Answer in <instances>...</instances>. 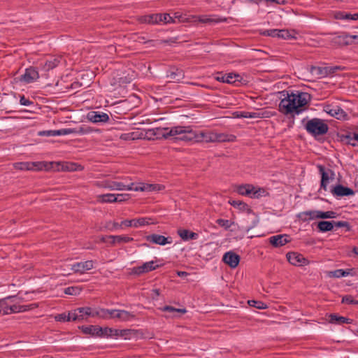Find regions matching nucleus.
<instances>
[{
	"label": "nucleus",
	"mask_w": 358,
	"mask_h": 358,
	"mask_svg": "<svg viewBox=\"0 0 358 358\" xmlns=\"http://www.w3.org/2000/svg\"><path fill=\"white\" fill-rule=\"evenodd\" d=\"M155 134L161 136L164 138L173 137L176 140L187 142H233L236 138V137L233 134L216 133L211 131H201L198 132L193 130L190 126H176L171 128H157L156 129Z\"/></svg>",
	"instance_id": "f257e3e1"
},
{
	"label": "nucleus",
	"mask_w": 358,
	"mask_h": 358,
	"mask_svg": "<svg viewBox=\"0 0 358 358\" xmlns=\"http://www.w3.org/2000/svg\"><path fill=\"white\" fill-rule=\"evenodd\" d=\"M281 99L278 110L284 115H299L310 101V95L299 90H282L278 92Z\"/></svg>",
	"instance_id": "f03ea898"
},
{
	"label": "nucleus",
	"mask_w": 358,
	"mask_h": 358,
	"mask_svg": "<svg viewBox=\"0 0 358 358\" xmlns=\"http://www.w3.org/2000/svg\"><path fill=\"white\" fill-rule=\"evenodd\" d=\"M158 185H152V184H144L141 183L138 185H136L134 182L130 183H124L122 182L117 181H107L105 185V187L108 188L110 190H129V191H148L152 192L159 190V188H157Z\"/></svg>",
	"instance_id": "7ed1b4c3"
},
{
	"label": "nucleus",
	"mask_w": 358,
	"mask_h": 358,
	"mask_svg": "<svg viewBox=\"0 0 358 358\" xmlns=\"http://www.w3.org/2000/svg\"><path fill=\"white\" fill-rule=\"evenodd\" d=\"M304 127L309 134L315 137L324 135L329 130L328 124L323 120L316 117L309 120Z\"/></svg>",
	"instance_id": "20e7f679"
},
{
	"label": "nucleus",
	"mask_w": 358,
	"mask_h": 358,
	"mask_svg": "<svg viewBox=\"0 0 358 358\" xmlns=\"http://www.w3.org/2000/svg\"><path fill=\"white\" fill-rule=\"evenodd\" d=\"M215 79L219 82L233 84L236 86L245 83V80L243 77L240 74L235 73L223 74L221 72H218L216 73Z\"/></svg>",
	"instance_id": "39448f33"
},
{
	"label": "nucleus",
	"mask_w": 358,
	"mask_h": 358,
	"mask_svg": "<svg viewBox=\"0 0 358 358\" xmlns=\"http://www.w3.org/2000/svg\"><path fill=\"white\" fill-rule=\"evenodd\" d=\"M287 261L295 266H303L308 265L310 261L302 254L296 252H289L286 255Z\"/></svg>",
	"instance_id": "423d86ee"
},
{
	"label": "nucleus",
	"mask_w": 358,
	"mask_h": 358,
	"mask_svg": "<svg viewBox=\"0 0 358 358\" xmlns=\"http://www.w3.org/2000/svg\"><path fill=\"white\" fill-rule=\"evenodd\" d=\"M59 163L47 162H30V171L59 170Z\"/></svg>",
	"instance_id": "0eeeda50"
},
{
	"label": "nucleus",
	"mask_w": 358,
	"mask_h": 358,
	"mask_svg": "<svg viewBox=\"0 0 358 358\" xmlns=\"http://www.w3.org/2000/svg\"><path fill=\"white\" fill-rule=\"evenodd\" d=\"M317 168L321 175L320 188L327 191L330 180L334 179V173L331 169L327 170L322 165H318Z\"/></svg>",
	"instance_id": "6e6552de"
},
{
	"label": "nucleus",
	"mask_w": 358,
	"mask_h": 358,
	"mask_svg": "<svg viewBox=\"0 0 358 358\" xmlns=\"http://www.w3.org/2000/svg\"><path fill=\"white\" fill-rule=\"evenodd\" d=\"M157 262V261L152 260L150 262H145L141 266H135L132 268V273L137 275H141L143 273L152 271L160 266L159 265L156 264Z\"/></svg>",
	"instance_id": "1a4fd4ad"
},
{
	"label": "nucleus",
	"mask_w": 358,
	"mask_h": 358,
	"mask_svg": "<svg viewBox=\"0 0 358 358\" xmlns=\"http://www.w3.org/2000/svg\"><path fill=\"white\" fill-rule=\"evenodd\" d=\"M39 78V74L35 67L26 69L25 72L21 76L20 80L25 83H31Z\"/></svg>",
	"instance_id": "9d476101"
},
{
	"label": "nucleus",
	"mask_w": 358,
	"mask_h": 358,
	"mask_svg": "<svg viewBox=\"0 0 358 358\" xmlns=\"http://www.w3.org/2000/svg\"><path fill=\"white\" fill-rule=\"evenodd\" d=\"M87 118L94 123H105L110 120L108 115L101 111H90L87 114Z\"/></svg>",
	"instance_id": "9b49d317"
},
{
	"label": "nucleus",
	"mask_w": 358,
	"mask_h": 358,
	"mask_svg": "<svg viewBox=\"0 0 358 358\" xmlns=\"http://www.w3.org/2000/svg\"><path fill=\"white\" fill-rule=\"evenodd\" d=\"M310 73L317 78H326L332 76L330 66H315L310 67Z\"/></svg>",
	"instance_id": "f8f14e48"
},
{
	"label": "nucleus",
	"mask_w": 358,
	"mask_h": 358,
	"mask_svg": "<svg viewBox=\"0 0 358 358\" xmlns=\"http://www.w3.org/2000/svg\"><path fill=\"white\" fill-rule=\"evenodd\" d=\"M60 56H50L46 59L44 63H41L40 66L43 71H49L56 68L61 62Z\"/></svg>",
	"instance_id": "ddd939ff"
},
{
	"label": "nucleus",
	"mask_w": 358,
	"mask_h": 358,
	"mask_svg": "<svg viewBox=\"0 0 358 358\" xmlns=\"http://www.w3.org/2000/svg\"><path fill=\"white\" fill-rule=\"evenodd\" d=\"M145 240L150 243L157 244L159 245H165L172 243L171 237H165L162 235L152 234L145 237Z\"/></svg>",
	"instance_id": "4468645a"
},
{
	"label": "nucleus",
	"mask_w": 358,
	"mask_h": 358,
	"mask_svg": "<svg viewBox=\"0 0 358 358\" xmlns=\"http://www.w3.org/2000/svg\"><path fill=\"white\" fill-rule=\"evenodd\" d=\"M324 111L331 116L338 120H345L348 117L347 113L340 106H327Z\"/></svg>",
	"instance_id": "2eb2a0df"
},
{
	"label": "nucleus",
	"mask_w": 358,
	"mask_h": 358,
	"mask_svg": "<svg viewBox=\"0 0 358 358\" xmlns=\"http://www.w3.org/2000/svg\"><path fill=\"white\" fill-rule=\"evenodd\" d=\"M94 267V262L92 260L85 262H77L71 266V270L74 273H84L85 271L92 269Z\"/></svg>",
	"instance_id": "dca6fc26"
},
{
	"label": "nucleus",
	"mask_w": 358,
	"mask_h": 358,
	"mask_svg": "<svg viewBox=\"0 0 358 358\" xmlns=\"http://www.w3.org/2000/svg\"><path fill=\"white\" fill-rule=\"evenodd\" d=\"M331 192L333 194L334 196L338 197L348 196L355 194V192L352 189L348 187H345L342 185H336L334 187L331 189Z\"/></svg>",
	"instance_id": "f3484780"
},
{
	"label": "nucleus",
	"mask_w": 358,
	"mask_h": 358,
	"mask_svg": "<svg viewBox=\"0 0 358 358\" xmlns=\"http://www.w3.org/2000/svg\"><path fill=\"white\" fill-rule=\"evenodd\" d=\"M151 219L148 217H140L138 219L133 220H124L122 221V224H124V227H138L141 226H145L151 224Z\"/></svg>",
	"instance_id": "a211bd4d"
},
{
	"label": "nucleus",
	"mask_w": 358,
	"mask_h": 358,
	"mask_svg": "<svg viewBox=\"0 0 358 358\" xmlns=\"http://www.w3.org/2000/svg\"><path fill=\"white\" fill-rule=\"evenodd\" d=\"M222 261L231 268H234L240 262V256L232 251H229L223 255Z\"/></svg>",
	"instance_id": "6ab92c4d"
},
{
	"label": "nucleus",
	"mask_w": 358,
	"mask_h": 358,
	"mask_svg": "<svg viewBox=\"0 0 358 358\" xmlns=\"http://www.w3.org/2000/svg\"><path fill=\"white\" fill-rule=\"evenodd\" d=\"M290 241V236L287 234L275 235L269 238V243L275 248L283 246Z\"/></svg>",
	"instance_id": "aec40b11"
},
{
	"label": "nucleus",
	"mask_w": 358,
	"mask_h": 358,
	"mask_svg": "<svg viewBox=\"0 0 358 358\" xmlns=\"http://www.w3.org/2000/svg\"><path fill=\"white\" fill-rule=\"evenodd\" d=\"M334 17L339 20L356 21L358 20V13L336 10L334 13Z\"/></svg>",
	"instance_id": "412c9836"
},
{
	"label": "nucleus",
	"mask_w": 358,
	"mask_h": 358,
	"mask_svg": "<svg viewBox=\"0 0 358 358\" xmlns=\"http://www.w3.org/2000/svg\"><path fill=\"white\" fill-rule=\"evenodd\" d=\"M38 307L36 303H31L28 305H10L8 310H6V315L15 313H22L27 310H32Z\"/></svg>",
	"instance_id": "4be33fe9"
},
{
	"label": "nucleus",
	"mask_w": 358,
	"mask_h": 358,
	"mask_svg": "<svg viewBox=\"0 0 358 358\" xmlns=\"http://www.w3.org/2000/svg\"><path fill=\"white\" fill-rule=\"evenodd\" d=\"M185 77L184 72L182 69L176 67L170 68L166 72V78H169L172 82L178 83Z\"/></svg>",
	"instance_id": "5701e85b"
},
{
	"label": "nucleus",
	"mask_w": 358,
	"mask_h": 358,
	"mask_svg": "<svg viewBox=\"0 0 358 358\" xmlns=\"http://www.w3.org/2000/svg\"><path fill=\"white\" fill-rule=\"evenodd\" d=\"M320 210H313L299 213L297 217L302 222H306L315 219H320Z\"/></svg>",
	"instance_id": "b1692460"
},
{
	"label": "nucleus",
	"mask_w": 358,
	"mask_h": 358,
	"mask_svg": "<svg viewBox=\"0 0 358 358\" xmlns=\"http://www.w3.org/2000/svg\"><path fill=\"white\" fill-rule=\"evenodd\" d=\"M83 333L90 334L92 336L101 337L102 327L95 325L82 326L80 327Z\"/></svg>",
	"instance_id": "393cba45"
},
{
	"label": "nucleus",
	"mask_w": 358,
	"mask_h": 358,
	"mask_svg": "<svg viewBox=\"0 0 358 358\" xmlns=\"http://www.w3.org/2000/svg\"><path fill=\"white\" fill-rule=\"evenodd\" d=\"M106 239H110L113 244L122 243H130L133 241L134 238L128 236H108L102 238V241H107Z\"/></svg>",
	"instance_id": "a878e982"
},
{
	"label": "nucleus",
	"mask_w": 358,
	"mask_h": 358,
	"mask_svg": "<svg viewBox=\"0 0 358 358\" xmlns=\"http://www.w3.org/2000/svg\"><path fill=\"white\" fill-rule=\"evenodd\" d=\"M77 309L78 313L79 315H80V317H82V320H83L87 316L94 317L100 315L99 310H94L90 307H81L78 308Z\"/></svg>",
	"instance_id": "bb28decb"
},
{
	"label": "nucleus",
	"mask_w": 358,
	"mask_h": 358,
	"mask_svg": "<svg viewBox=\"0 0 358 358\" xmlns=\"http://www.w3.org/2000/svg\"><path fill=\"white\" fill-rule=\"evenodd\" d=\"M229 203L241 212H246L248 213H251L252 212L251 208L246 203L242 201L230 199L229 201Z\"/></svg>",
	"instance_id": "cd10ccee"
},
{
	"label": "nucleus",
	"mask_w": 358,
	"mask_h": 358,
	"mask_svg": "<svg viewBox=\"0 0 358 358\" xmlns=\"http://www.w3.org/2000/svg\"><path fill=\"white\" fill-rule=\"evenodd\" d=\"M115 317L121 322H129L136 318L134 313L124 310H117Z\"/></svg>",
	"instance_id": "c85d7f7f"
},
{
	"label": "nucleus",
	"mask_w": 358,
	"mask_h": 358,
	"mask_svg": "<svg viewBox=\"0 0 358 358\" xmlns=\"http://www.w3.org/2000/svg\"><path fill=\"white\" fill-rule=\"evenodd\" d=\"M333 41L335 44L341 46L351 45L350 34L348 33H343L342 34L334 38Z\"/></svg>",
	"instance_id": "c756f323"
},
{
	"label": "nucleus",
	"mask_w": 358,
	"mask_h": 358,
	"mask_svg": "<svg viewBox=\"0 0 358 358\" xmlns=\"http://www.w3.org/2000/svg\"><path fill=\"white\" fill-rule=\"evenodd\" d=\"M329 322L332 324H351L352 320L345 317L339 316L336 314H331L329 315Z\"/></svg>",
	"instance_id": "7c9ffc66"
},
{
	"label": "nucleus",
	"mask_w": 358,
	"mask_h": 358,
	"mask_svg": "<svg viewBox=\"0 0 358 358\" xmlns=\"http://www.w3.org/2000/svg\"><path fill=\"white\" fill-rule=\"evenodd\" d=\"M178 234L183 241L196 240L199 237L198 234L187 229H179Z\"/></svg>",
	"instance_id": "2f4dec72"
},
{
	"label": "nucleus",
	"mask_w": 358,
	"mask_h": 358,
	"mask_svg": "<svg viewBox=\"0 0 358 358\" xmlns=\"http://www.w3.org/2000/svg\"><path fill=\"white\" fill-rule=\"evenodd\" d=\"M254 185L251 184H245L238 185L236 188L238 194L242 196H248L250 197L251 192L253 191Z\"/></svg>",
	"instance_id": "473e14b6"
},
{
	"label": "nucleus",
	"mask_w": 358,
	"mask_h": 358,
	"mask_svg": "<svg viewBox=\"0 0 358 358\" xmlns=\"http://www.w3.org/2000/svg\"><path fill=\"white\" fill-rule=\"evenodd\" d=\"M268 192L264 187H256L254 186L253 191L251 192L250 198L259 199L261 197L268 196Z\"/></svg>",
	"instance_id": "72a5a7b5"
},
{
	"label": "nucleus",
	"mask_w": 358,
	"mask_h": 358,
	"mask_svg": "<svg viewBox=\"0 0 358 358\" xmlns=\"http://www.w3.org/2000/svg\"><path fill=\"white\" fill-rule=\"evenodd\" d=\"M317 229L320 232L330 231L334 229V223L332 221H320L317 223Z\"/></svg>",
	"instance_id": "f704fd0d"
},
{
	"label": "nucleus",
	"mask_w": 358,
	"mask_h": 358,
	"mask_svg": "<svg viewBox=\"0 0 358 358\" xmlns=\"http://www.w3.org/2000/svg\"><path fill=\"white\" fill-rule=\"evenodd\" d=\"M160 17L158 14H150L140 17L139 21L145 24H157V19Z\"/></svg>",
	"instance_id": "c9c22d12"
},
{
	"label": "nucleus",
	"mask_w": 358,
	"mask_h": 358,
	"mask_svg": "<svg viewBox=\"0 0 358 358\" xmlns=\"http://www.w3.org/2000/svg\"><path fill=\"white\" fill-rule=\"evenodd\" d=\"M74 134L85 135L94 131V129L87 124H81L73 128Z\"/></svg>",
	"instance_id": "e433bc0d"
},
{
	"label": "nucleus",
	"mask_w": 358,
	"mask_h": 358,
	"mask_svg": "<svg viewBox=\"0 0 358 358\" xmlns=\"http://www.w3.org/2000/svg\"><path fill=\"white\" fill-rule=\"evenodd\" d=\"M350 269H336L334 271H329L328 276L330 278H339L341 277H345L350 275Z\"/></svg>",
	"instance_id": "4c0bfd02"
},
{
	"label": "nucleus",
	"mask_w": 358,
	"mask_h": 358,
	"mask_svg": "<svg viewBox=\"0 0 358 358\" xmlns=\"http://www.w3.org/2000/svg\"><path fill=\"white\" fill-rule=\"evenodd\" d=\"M99 311L100 313V315H98V316L100 317L105 318V319H108V318L115 319V318H116V317H115V315H116V313H117V310L116 309H112V310L101 309Z\"/></svg>",
	"instance_id": "58836bf2"
},
{
	"label": "nucleus",
	"mask_w": 358,
	"mask_h": 358,
	"mask_svg": "<svg viewBox=\"0 0 358 358\" xmlns=\"http://www.w3.org/2000/svg\"><path fill=\"white\" fill-rule=\"evenodd\" d=\"M118 329L110 327H102L101 337V338H116Z\"/></svg>",
	"instance_id": "ea45409f"
},
{
	"label": "nucleus",
	"mask_w": 358,
	"mask_h": 358,
	"mask_svg": "<svg viewBox=\"0 0 358 358\" xmlns=\"http://www.w3.org/2000/svg\"><path fill=\"white\" fill-rule=\"evenodd\" d=\"M115 199L114 194H106L98 196V200L101 203H114Z\"/></svg>",
	"instance_id": "a19ab883"
},
{
	"label": "nucleus",
	"mask_w": 358,
	"mask_h": 358,
	"mask_svg": "<svg viewBox=\"0 0 358 358\" xmlns=\"http://www.w3.org/2000/svg\"><path fill=\"white\" fill-rule=\"evenodd\" d=\"M15 297V296H9L6 298L0 299V313L1 312H3V314L6 315V310H8L9 306H10L8 304L7 301L8 300H12Z\"/></svg>",
	"instance_id": "79ce46f5"
},
{
	"label": "nucleus",
	"mask_w": 358,
	"mask_h": 358,
	"mask_svg": "<svg viewBox=\"0 0 358 358\" xmlns=\"http://www.w3.org/2000/svg\"><path fill=\"white\" fill-rule=\"evenodd\" d=\"M355 134V132H346L345 134H342L340 136L341 141L346 144L350 145L352 146L353 142V136L352 135Z\"/></svg>",
	"instance_id": "37998d69"
},
{
	"label": "nucleus",
	"mask_w": 358,
	"mask_h": 358,
	"mask_svg": "<svg viewBox=\"0 0 358 358\" xmlns=\"http://www.w3.org/2000/svg\"><path fill=\"white\" fill-rule=\"evenodd\" d=\"M160 310L163 312L178 313L181 314L187 313V310L185 308H176L171 306H165L161 308Z\"/></svg>",
	"instance_id": "c03bdc74"
},
{
	"label": "nucleus",
	"mask_w": 358,
	"mask_h": 358,
	"mask_svg": "<svg viewBox=\"0 0 358 358\" xmlns=\"http://www.w3.org/2000/svg\"><path fill=\"white\" fill-rule=\"evenodd\" d=\"M248 303L250 306L255 307V308H256L257 309H260V310L266 309L268 307L265 303H264L261 301L249 300L248 301Z\"/></svg>",
	"instance_id": "a18cd8bd"
},
{
	"label": "nucleus",
	"mask_w": 358,
	"mask_h": 358,
	"mask_svg": "<svg viewBox=\"0 0 358 358\" xmlns=\"http://www.w3.org/2000/svg\"><path fill=\"white\" fill-rule=\"evenodd\" d=\"M123 227L124 224H122V222L120 223H118L116 222L108 221L105 224V227L110 231H113L115 229L122 228Z\"/></svg>",
	"instance_id": "49530a36"
},
{
	"label": "nucleus",
	"mask_w": 358,
	"mask_h": 358,
	"mask_svg": "<svg viewBox=\"0 0 358 358\" xmlns=\"http://www.w3.org/2000/svg\"><path fill=\"white\" fill-rule=\"evenodd\" d=\"M67 320L69 321H81L82 317H80V315L78 313V309H75L67 314Z\"/></svg>",
	"instance_id": "de8ad7c7"
},
{
	"label": "nucleus",
	"mask_w": 358,
	"mask_h": 358,
	"mask_svg": "<svg viewBox=\"0 0 358 358\" xmlns=\"http://www.w3.org/2000/svg\"><path fill=\"white\" fill-rule=\"evenodd\" d=\"M320 219H330V218H336L338 216L337 213L334 211H320Z\"/></svg>",
	"instance_id": "09e8293b"
},
{
	"label": "nucleus",
	"mask_w": 358,
	"mask_h": 358,
	"mask_svg": "<svg viewBox=\"0 0 358 358\" xmlns=\"http://www.w3.org/2000/svg\"><path fill=\"white\" fill-rule=\"evenodd\" d=\"M158 15L160 17H158L157 23L162 22L165 24H167V23H171V22H175L174 20L173 19V17L169 15V14L164 13V14H158Z\"/></svg>",
	"instance_id": "8fccbe9b"
},
{
	"label": "nucleus",
	"mask_w": 358,
	"mask_h": 358,
	"mask_svg": "<svg viewBox=\"0 0 358 358\" xmlns=\"http://www.w3.org/2000/svg\"><path fill=\"white\" fill-rule=\"evenodd\" d=\"M14 167L17 170L30 171V162L15 163Z\"/></svg>",
	"instance_id": "3c124183"
},
{
	"label": "nucleus",
	"mask_w": 358,
	"mask_h": 358,
	"mask_svg": "<svg viewBox=\"0 0 358 358\" xmlns=\"http://www.w3.org/2000/svg\"><path fill=\"white\" fill-rule=\"evenodd\" d=\"M279 38L283 39H291L293 38L294 36L291 34L290 31L287 29H279Z\"/></svg>",
	"instance_id": "603ef678"
},
{
	"label": "nucleus",
	"mask_w": 358,
	"mask_h": 358,
	"mask_svg": "<svg viewBox=\"0 0 358 358\" xmlns=\"http://www.w3.org/2000/svg\"><path fill=\"white\" fill-rule=\"evenodd\" d=\"M262 34L264 36L278 38L279 29H266V30H264L262 33Z\"/></svg>",
	"instance_id": "864d4df0"
},
{
	"label": "nucleus",
	"mask_w": 358,
	"mask_h": 358,
	"mask_svg": "<svg viewBox=\"0 0 358 358\" xmlns=\"http://www.w3.org/2000/svg\"><path fill=\"white\" fill-rule=\"evenodd\" d=\"M199 21L203 23H209V22L217 23V22L225 21V19H221V18L215 19V18L208 17L206 16H203L200 18Z\"/></svg>",
	"instance_id": "5fc2aeb1"
},
{
	"label": "nucleus",
	"mask_w": 358,
	"mask_h": 358,
	"mask_svg": "<svg viewBox=\"0 0 358 358\" xmlns=\"http://www.w3.org/2000/svg\"><path fill=\"white\" fill-rule=\"evenodd\" d=\"M342 303L346 304H358V300H355L351 295H345L342 298Z\"/></svg>",
	"instance_id": "6e6d98bb"
},
{
	"label": "nucleus",
	"mask_w": 358,
	"mask_h": 358,
	"mask_svg": "<svg viewBox=\"0 0 358 358\" xmlns=\"http://www.w3.org/2000/svg\"><path fill=\"white\" fill-rule=\"evenodd\" d=\"M240 116L244 118H255L259 117L256 113L246 111L241 112Z\"/></svg>",
	"instance_id": "4d7b16f0"
},
{
	"label": "nucleus",
	"mask_w": 358,
	"mask_h": 358,
	"mask_svg": "<svg viewBox=\"0 0 358 358\" xmlns=\"http://www.w3.org/2000/svg\"><path fill=\"white\" fill-rule=\"evenodd\" d=\"M332 222L334 223V227L335 226L336 227H347L348 230L350 229V224L346 221H338V222L332 221Z\"/></svg>",
	"instance_id": "13d9d810"
},
{
	"label": "nucleus",
	"mask_w": 358,
	"mask_h": 358,
	"mask_svg": "<svg viewBox=\"0 0 358 358\" xmlns=\"http://www.w3.org/2000/svg\"><path fill=\"white\" fill-rule=\"evenodd\" d=\"M216 222L218 225L224 227L225 229L230 227L229 221L228 220L218 219Z\"/></svg>",
	"instance_id": "bf43d9fd"
},
{
	"label": "nucleus",
	"mask_w": 358,
	"mask_h": 358,
	"mask_svg": "<svg viewBox=\"0 0 358 358\" xmlns=\"http://www.w3.org/2000/svg\"><path fill=\"white\" fill-rule=\"evenodd\" d=\"M115 197L116 199L115 200V202H122V201L127 200L129 198V195L127 194H115Z\"/></svg>",
	"instance_id": "052dcab7"
},
{
	"label": "nucleus",
	"mask_w": 358,
	"mask_h": 358,
	"mask_svg": "<svg viewBox=\"0 0 358 358\" xmlns=\"http://www.w3.org/2000/svg\"><path fill=\"white\" fill-rule=\"evenodd\" d=\"M20 103L22 106H29L33 104V101L27 99L24 95L20 96Z\"/></svg>",
	"instance_id": "680f3d73"
},
{
	"label": "nucleus",
	"mask_w": 358,
	"mask_h": 358,
	"mask_svg": "<svg viewBox=\"0 0 358 358\" xmlns=\"http://www.w3.org/2000/svg\"><path fill=\"white\" fill-rule=\"evenodd\" d=\"M78 288L74 287H69L65 289L64 293L69 295H75L77 294Z\"/></svg>",
	"instance_id": "e2e57ef3"
},
{
	"label": "nucleus",
	"mask_w": 358,
	"mask_h": 358,
	"mask_svg": "<svg viewBox=\"0 0 358 358\" xmlns=\"http://www.w3.org/2000/svg\"><path fill=\"white\" fill-rule=\"evenodd\" d=\"M55 319L57 321L59 322H69V320H67V315L66 313H62L57 315L55 317Z\"/></svg>",
	"instance_id": "0e129e2a"
},
{
	"label": "nucleus",
	"mask_w": 358,
	"mask_h": 358,
	"mask_svg": "<svg viewBox=\"0 0 358 358\" xmlns=\"http://www.w3.org/2000/svg\"><path fill=\"white\" fill-rule=\"evenodd\" d=\"M129 334V329H122V330L118 329V332L117 333V335L116 336V338L126 337L128 336Z\"/></svg>",
	"instance_id": "69168bd1"
},
{
	"label": "nucleus",
	"mask_w": 358,
	"mask_h": 358,
	"mask_svg": "<svg viewBox=\"0 0 358 358\" xmlns=\"http://www.w3.org/2000/svg\"><path fill=\"white\" fill-rule=\"evenodd\" d=\"M75 166V164H66L65 166L62 165V169L67 171H75L76 170V169L74 167Z\"/></svg>",
	"instance_id": "338daca9"
},
{
	"label": "nucleus",
	"mask_w": 358,
	"mask_h": 358,
	"mask_svg": "<svg viewBox=\"0 0 358 358\" xmlns=\"http://www.w3.org/2000/svg\"><path fill=\"white\" fill-rule=\"evenodd\" d=\"M60 134H61V136L74 134L73 128L62 129Z\"/></svg>",
	"instance_id": "774afa93"
}]
</instances>
